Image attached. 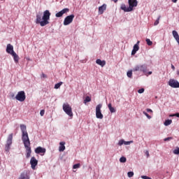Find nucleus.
Segmentation results:
<instances>
[{
	"label": "nucleus",
	"mask_w": 179,
	"mask_h": 179,
	"mask_svg": "<svg viewBox=\"0 0 179 179\" xmlns=\"http://www.w3.org/2000/svg\"><path fill=\"white\" fill-rule=\"evenodd\" d=\"M20 129L22 132V141L27 152L26 157L27 159H29V157L31 156V147H30V138H29V133H27V128L24 124H20Z\"/></svg>",
	"instance_id": "nucleus-1"
},
{
	"label": "nucleus",
	"mask_w": 179,
	"mask_h": 179,
	"mask_svg": "<svg viewBox=\"0 0 179 179\" xmlns=\"http://www.w3.org/2000/svg\"><path fill=\"white\" fill-rule=\"evenodd\" d=\"M128 8H127V6L124 3L121 4L120 9L124 10V12H132V10H134V8H136V6H138L137 0H128Z\"/></svg>",
	"instance_id": "nucleus-2"
},
{
	"label": "nucleus",
	"mask_w": 179,
	"mask_h": 179,
	"mask_svg": "<svg viewBox=\"0 0 179 179\" xmlns=\"http://www.w3.org/2000/svg\"><path fill=\"white\" fill-rule=\"evenodd\" d=\"M51 16V13H50V10H46L43 12V16L42 17V22H41V27H44V26H47V24H50V22L48 20H50V17Z\"/></svg>",
	"instance_id": "nucleus-3"
},
{
	"label": "nucleus",
	"mask_w": 179,
	"mask_h": 179,
	"mask_svg": "<svg viewBox=\"0 0 179 179\" xmlns=\"http://www.w3.org/2000/svg\"><path fill=\"white\" fill-rule=\"evenodd\" d=\"M147 71L148 66L146 64H138L133 69V72H143V73H146Z\"/></svg>",
	"instance_id": "nucleus-4"
},
{
	"label": "nucleus",
	"mask_w": 179,
	"mask_h": 179,
	"mask_svg": "<svg viewBox=\"0 0 179 179\" xmlns=\"http://www.w3.org/2000/svg\"><path fill=\"white\" fill-rule=\"evenodd\" d=\"M63 111L69 115V117H73V113L72 112V107L69 103H66L63 104Z\"/></svg>",
	"instance_id": "nucleus-5"
},
{
	"label": "nucleus",
	"mask_w": 179,
	"mask_h": 179,
	"mask_svg": "<svg viewBox=\"0 0 179 179\" xmlns=\"http://www.w3.org/2000/svg\"><path fill=\"white\" fill-rule=\"evenodd\" d=\"M73 19H75V15H73V14L66 16L64 18L63 24L64 26H68V24H71V23H72L73 22Z\"/></svg>",
	"instance_id": "nucleus-6"
},
{
	"label": "nucleus",
	"mask_w": 179,
	"mask_h": 179,
	"mask_svg": "<svg viewBox=\"0 0 179 179\" xmlns=\"http://www.w3.org/2000/svg\"><path fill=\"white\" fill-rule=\"evenodd\" d=\"M103 105L99 104L96 106V117L99 120H103V115L101 114V108Z\"/></svg>",
	"instance_id": "nucleus-7"
},
{
	"label": "nucleus",
	"mask_w": 179,
	"mask_h": 179,
	"mask_svg": "<svg viewBox=\"0 0 179 179\" xmlns=\"http://www.w3.org/2000/svg\"><path fill=\"white\" fill-rule=\"evenodd\" d=\"M15 99L16 100H18V101H24L26 100V94L24 93V91L18 92Z\"/></svg>",
	"instance_id": "nucleus-8"
},
{
	"label": "nucleus",
	"mask_w": 179,
	"mask_h": 179,
	"mask_svg": "<svg viewBox=\"0 0 179 179\" xmlns=\"http://www.w3.org/2000/svg\"><path fill=\"white\" fill-rule=\"evenodd\" d=\"M13 139V134H9L7 138L6 144V150H9V149H10V145H12Z\"/></svg>",
	"instance_id": "nucleus-9"
},
{
	"label": "nucleus",
	"mask_w": 179,
	"mask_h": 179,
	"mask_svg": "<svg viewBox=\"0 0 179 179\" xmlns=\"http://www.w3.org/2000/svg\"><path fill=\"white\" fill-rule=\"evenodd\" d=\"M169 85L171 86V87H173L174 89L179 88V82H178L177 80H169Z\"/></svg>",
	"instance_id": "nucleus-10"
},
{
	"label": "nucleus",
	"mask_w": 179,
	"mask_h": 179,
	"mask_svg": "<svg viewBox=\"0 0 179 179\" xmlns=\"http://www.w3.org/2000/svg\"><path fill=\"white\" fill-rule=\"evenodd\" d=\"M46 150L45 148L43 147H38L35 149V153L37 155H41V156H44V154L45 153Z\"/></svg>",
	"instance_id": "nucleus-11"
},
{
	"label": "nucleus",
	"mask_w": 179,
	"mask_h": 179,
	"mask_svg": "<svg viewBox=\"0 0 179 179\" xmlns=\"http://www.w3.org/2000/svg\"><path fill=\"white\" fill-rule=\"evenodd\" d=\"M30 164L32 170H36V166L38 164V161L36 159V157H32L30 160Z\"/></svg>",
	"instance_id": "nucleus-12"
},
{
	"label": "nucleus",
	"mask_w": 179,
	"mask_h": 179,
	"mask_svg": "<svg viewBox=\"0 0 179 179\" xmlns=\"http://www.w3.org/2000/svg\"><path fill=\"white\" fill-rule=\"evenodd\" d=\"M69 12V8H64L59 13H57L55 14L56 17H62V16L64 15V13H68Z\"/></svg>",
	"instance_id": "nucleus-13"
},
{
	"label": "nucleus",
	"mask_w": 179,
	"mask_h": 179,
	"mask_svg": "<svg viewBox=\"0 0 179 179\" xmlns=\"http://www.w3.org/2000/svg\"><path fill=\"white\" fill-rule=\"evenodd\" d=\"M139 43L141 41H138L136 44L134 45L133 50L131 51V55H135L137 51H139Z\"/></svg>",
	"instance_id": "nucleus-14"
},
{
	"label": "nucleus",
	"mask_w": 179,
	"mask_h": 179,
	"mask_svg": "<svg viewBox=\"0 0 179 179\" xmlns=\"http://www.w3.org/2000/svg\"><path fill=\"white\" fill-rule=\"evenodd\" d=\"M6 52H8V54H10V55H12V54H13V52H15V50H13V45H12L10 43L8 44L7 48H6Z\"/></svg>",
	"instance_id": "nucleus-15"
},
{
	"label": "nucleus",
	"mask_w": 179,
	"mask_h": 179,
	"mask_svg": "<svg viewBox=\"0 0 179 179\" xmlns=\"http://www.w3.org/2000/svg\"><path fill=\"white\" fill-rule=\"evenodd\" d=\"M107 9V4H103L102 6L99 7V15H103L104 13V10Z\"/></svg>",
	"instance_id": "nucleus-16"
},
{
	"label": "nucleus",
	"mask_w": 179,
	"mask_h": 179,
	"mask_svg": "<svg viewBox=\"0 0 179 179\" xmlns=\"http://www.w3.org/2000/svg\"><path fill=\"white\" fill-rule=\"evenodd\" d=\"M96 64H97V65H100V66L103 68V66L106 65V60L98 59L96 60Z\"/></svg>",
	"instance_id": "nucleus-17"
},
{
	"label": "nucleus",
	"mask_w": 179,
	"mask_h": 179,
	"mask_svg": "<svg viewBox=\"0 0 179 179\" xmlns=\"http://www.w3.org/2000/svg\"><path fill=\"white\" fill-rule=\"evenodd\" d=\"M11 55L12 57H13L15 62L17 64V62H19V56L17 55V54H16V52H13V54H11Z\"/></svg>",
	"instance_id": "nucleus-18"
},
{
	"label": "nucleus",
	"mask_w": 179,
	"mask_h": 179,
	"mask_svg": "<svg viewBox=\"0 0 179 179\" xmlns=\"http://www.w3.org/2000/svg\"><path fill=\"white\" fill-rule=\"evenodd\" d=\"M59 152H64L65 150V142H60L59 143Z\"/></svg>",
	"instance_id": "nucleus-19"
},
{
	"label": "nucleus",
	"mask_w": 179,
	"mask_h": 179,
	"mask_svg": "<svg viewBox=\"0 0 179 179\" xmlns=\"http://www.w3.org/2000/svg\"><path fill=\"white\" fill-rule=\"evenodd\" d=\"M29 175H27V172H23L20 174L19 179H29Z\"/></svg>",
	"instance_id": "nucleus-20"
},
{
	"label": "nucleus",
	"mask_w": 179,
	"mask_h": 179,
	"mask_svg": "<svg viewBox=\"0 0 179 179\" xmlns=\"http://www.w3.org/2000/svg\"><path fill=\"white\" fill-rule=\"evenodd\" d=\"M41 15H36V23L37 24H40L41 26V22H43V21H41Z\"/></svg>",
	"instance_id": "nucleus-21"
},
{
	"label": "nucleus",
	"mask_w": 179,
	"mask_h": 179,
	"mask_svg": "<svg viewBox=\"0 0 179 179\" xmlns=\"http://www.w3.org/2000/svg\"><path fill=\"white\" fill-rule=\"evenodd\" d=\"M90 101H92V97L87 96L84 99V104H86L87 103H89Z\"/></svg>",
	"instance_id": "nucleus-22"
},
{
	"label": "nucleus",
	"mask_w": 179,
	"mask_h": 179,
	"mask_svg": "<svg viewBox=\"0 0 179 179\" xmlns=\"http://www.w3.org/2000/svg\"><path fill=\"white\" fill-rule=\"evenodd\" d=\"M173 122V120H165L164 125H165V127H169V125H171V124Z\"/></svg>",
	"instance_id": "nucleus-23"
},
{
	"label": "nucleus",
	"mask_w": 179,
	"mask_h": 179,
	"mask_svg": "<svg viewBox=\"0 0 179 179\" xmlns=\"http://www.w3.org/2000/svg\"><path fill=\"white\" fill-rule=\"evenodd\" d=\"M108 108H109L110 113H115V108L113 107V106L111 105V103H109V104L108 105Z\"/></svg>",
	"instance_id": "nucleus-24"
},
{
	"label": "nucleus",
	"mask_w": 179,
	"mask_h": 179,
	"mask_svg": "<svg viewBox=\"0 0 179 179\" xmlns=\"http://www.w3.org/2000/svg\"><path fill=\"white\" fill-rule=\"evenodd\" d=\"M62 82L58 83L57 84L55 85V89H59V87H61V86H62Z\"/></svg>",
	"instance_id": "nucleus-25"
},
{
	"label": "nucleus",
	"mask_w": 179,
	"mask_h": 179,
	"mask_svg": "<svg viewBox=\"0 0 179 179\" xmlns=\"http://www.w3.org/2000/svg\"><path fill=\"white\" fill-rule=\"evenodd\" d=\"M127 77L132 79V70L128 71L127 73Z\"/></svg>",
	"instance_id": "nucleus-26"
},
{
	"label": "nucleus",
	"mask_w": 179,
	"mask_h": 179,
	"mask_svg": "<svg viewBox=\"0 0 179 179\" xmlns=\"http://www.w3.org/2000/svg\"><path fill=\"white\" fill-rule=\"evenodd\" d=\"M145 41H146L148 45H153V42H152V41H150V39L146 38Z\"/></svg>",
	"instance_id": "nucleus-27"
},
{
	"label": "nucleus",
	"mask_w": 179,
	"mask_h": 179,
	"mask_svg": "<svg viewBox=\"0 0 179 179\" xmlns=\"http://www.w3.org/2000/svg\"><path fill=\"white\" fill-rule=\"evenodd\" d=\"M120 163H125L127 162V158L125 157H122L120 159Z\"/></svg>",
	"instance_id": "nucleus-28"
},
{
	"label": "nucleus",
	"mask_w": 179,
	"mask_h": 179,
	"mask_svg": "<svg viewBox=\"0 0 179 179\" xmlns=\"http://www.w3.org/2000/svg\"><path fill=\"white\" fill-rule=\"evenodd\" d=\"M143 114H144V115H145V117H147L148 120H150V118H152V116L149 115V114H148V113H146L145 111H143Z\"/></svg>",
	"instance_id": "nucleus-29"
},
{
	"label": "nucleus",
	"mask_w": 179,
	"mask_h": 179,
	"mask_svg": "<svg viewBox=\"0 0 179 179\" xmlns=\"http://www.w3.org/2000/svg\"><path fill=\"white\" fill-rule=\"evenodd\" d=\"M160 20V16L158 17V18L156 20V21L154 23V26H157L159 24V22Z\"/></svg>",
	"instance_id": "nucleus-30"
},
{
	"label": "nucleus",
	"mask_w": 179,
	"mask_h": 179,
	"mask_svg": "<svg viewBox=\"0 0 179 179\" xmlns=\"http://www.w3.org/2000/svg\"><path fill=\"white\" fill-rule=\"evenodd\" d=\"M127 176L129 178H131V177H134V172L133 171H129L127 173Z\"/></svg>",
	"instance_id": "nucleus-31"
},
{
	"label": "nucleus",
	"mask_w": 179,
	"mask_h": 179,
	"mask_svg": "<svg viewBox=\"0 0 179 179\" xmlns=\"http://www.w3.org/2000/svg\"><path fill=\"white\" fill-rule=\"evenodd\" d=\"M174 155H179V148H177L173 150Z\"/></svg>",
	"instance_id": "nucleus-32"
},
{
	"label": "nucleus",
	"mask_w": 179,
	"mask_h": 179,
	"mask_svg": "<svg viewBox=\"0 0 179 179\" xmlns=\"http://www.w3.org/2000/svg\"><path fill=\"white\" fill-rule=\"evenodd\" d=\"M80 167V164H76L73 166V169H79Z\"/></svg>",
	"instance_id": "nucleus-33"
},
{
	"label": "nucleus",
	"mask_w": 179,
	"mask_h": 179,
	"mask_svg": "<svg viewBox=\"0 0 179 179\" xmlns=\"http://www.w3.org/2000/svg\"><path fill=\"white\" fill-rule=\"evenodd\" d=\"M169 117H177L178 118H179V113H176L175 114L170 115Z\"/></svg>",
	"instance_id": "nucleus-34"
},
{
	"label": "nucleus",
	"mask_w": 179,
	"mask_h": 179,
	"mask_svg": "<svg viewBox=\"0 0 179 179\" xmlns=\"http://www.w3.org/2000/svg\"><path fill=\"white\" fill-rule=\"evenodd\" d=\"M119 146H122V145H124V141L120 140L118 143Z\"/></svg>",
	"instance_id": "nucleus-35"
},
{
	"label": "nucleus",
	"mask_w": 179,
	"mask_h": 179,
	"mask_svg": "<svg viewBox=\"0 0 179 179\" xmlns=\"http://www.w3.org/2000/svg\"><path fill=\"white\" fill-rule=\"evenodd\" d=\"M143 92H145V89H143V88H141L138 90V93H139L140 94H142V93H143Z\"/></svg>",
	"instance_id": "nucleus-36"
},
{
	"label": "nucleus",
	"mask_w": 179,
	"mask_h": 179,
	"mask_svg": "<svg viewBox=\"0 0 179 179\" xmlns=\"http://www.w3.org/2000/svg\"><path fill=\"white\" fill-rule=\"evenodd\" d=\"M131 143H134V141H124V145H131Z\"/></svg>",
	"instance_id": "nucleus-37"
},
{
	"label": "nucleus",
	"mask_w": 179,
	"mask_h": 179,
	"mask_svg": "<svg viewBox=\"0 0 179 179\" xmlns=\"http://www.w3.org/2000/svg\"><path fill=\"white\" fill-rule=\"evenodd\" d=\"M44 114H45V110H41V112H40V115L41 117H43L44 115Z\"/></svg>",
	"instance_id": "nucleus-38"
},
{
	"label": "nucleus",
	"mask_w": 179,
	"mask_h": 179,
	"mask_svg": "<svg viewBox=\"0 0 179 179\" xmlns=\"http://www.w3.org/2000/svg\"><path fill=\"white\" fill-rule=\"evenodd\" d=\"M141 178L143 179H152L151 178H150L149 176H142Z\"/></svg>",
	"instance_id": "nucleus-39"
},
{
	"label": "nucleus",
	"mask_w": 179,
	"mask_h": 179,
	"mask_svg": "<svg viewBox=\"0 0 179 179\" xmlns=\"http://www.w3.org/2000/svg\"><path fill=\"white\" fill-rule=\"evenodd\" d=\"M171 139H173V138H171V137H167V138H164V141L165 142H167V141H170V140H171Z\"/></svg>",
	"instance_id": "nucleus-40"
},
{
	"label": "nucleus",
	"mask_w": 179,
	"mask_h": 179,
	"mask_svg": "<svg viewBox=\"0 0 179 179\" xmlns=\"http://www.w3.org/2000/svg\"><path fill=\"white\" fill-rule=\"evenodd\" d=\"M145 73V75H146V76H149V75H152V71H149L148 73V71H146V73Z\"/></svg>",
	"instance_id": "nucleus-41"
},
{
	"label": "nucleus",
	"mask_w": 179,
	"mask_h": 179,
	"mask_svg": "<svg viewBox=\"0 0 179 179\" xmlns=\"http://www.w3.org/2000/svg\"><path fill=\"white\" fill-rule=\"evenodd\" d=\"M146 110L147 113H153V110H152V109L147 108Z\"/></svg>",
	"instance_id": "nucleus-42"
},
{
	"label": "nucleus",
	"mask_w": 179,
	"mask_h": 179,
	"mask_svg": "<svg viewBox=\"0 0 179 179\" xmlns=\"http://www.w3.org/2000/svg\"><path fill=\"white\" fill-rule=\"evenodd\" d=\"M145 155H146V156H147V157H149V151H148V150H146L145 151Z\"/></svg>",
	"instance_id": "nucleus-43"
},
{
	"label": "nucleus",
	"mask_w": 179,
	"mask_h": 179,
	"mask_svg": "<svg viewBox=\"0 0 179 179\" xmlns=\"http://www.w3.org/2000/svg\"><path fill=\"white\" fill-rule=\"evenodd\" d=\"M171 69H173V71H176V67L173 64H171Z\"/></svg>",
	"instance_id": "nucleus-44"
},
{
	"label": "nucleus",
	"mask_w": 179,
	"mask_h": 179,
	"mask_svg": "<svg viewBox=\"0 0 179 179\" xmlns=\"http://www.w3.org/2000/svg\"><path fill=\"white\" fill-rule=\"evenodd\" d=\"M42 78H47V75L42 73Z\"/></svg>",
	"instance_id": "nucleus-45"
},
{
	"label": "nucleus",
	"mask_w": 179,
	"mask_h": 179,
	"mask_svg": "<svg viewBox=\"0 0 179 179\" xmlns=\"http://www.w3.org/2000/svg\"><path fill=\"white\" fill-rule=\"evenodd\" d=\"M113 2H115V3H117L118 2V0H111Z\"/></svg>",
	"instance_id": "nucleus-46"
},
{
	"label": "nucleus",
	"mask_w": 179,
	"mask_h": 179,
	"mask_svg": "<svg viewBox=\"0 0 179 179\" xmlns=\"http://www.w3.org/2000/svg\"><path fill=\"white\" fill-rule=\"evenodd\" d=\"M178 1V0H172V2H173V3H177Z\"/></svg>",
	"instance_id": "nucleus-47"
},
{
	"label": "nucleus",
	"mask_w": 179,
	"mask_h": 179,
	"mask_svg": "<svg viewBox=\"0 0 179 179\" xmlns=\"http://www.w3.org/2000/svg\"><path fill=\"white\" fill-rule=\"evenodd\" d=\"M11 97H15V94H11Z\"/></svg>",
	"instance_id": "nucleus-48"
},
{
	"label": "nucleus",
	"mask_w": 179,
	"mask_h": 179,
	"mask_svg": "<svg viewBox=\"0 0 179 179\" xmlns=\"http://www.w3.org/2000/svg\"><path fill=\"white\" fill-rule=\"evenodd\" d=\"M177 75L179 76V71H177Z\"/></svg>",
	"instance_id": "nucleus-49"
},
{
	"label": "nucleus",
	"mask_w": 179,
	"mask_h": 179,
	"mask_svg": "<svg viewBox=\"0 0 179 179\" xmlns=\"http://www.w3.org/2000/svg\"><path fill=\"white\" fill-rule=\"evenodd\" d=\"M1 1H3V0H1Z\"/></svg>",
	"instance_id": "nucleus-50"
}]
</instances>
